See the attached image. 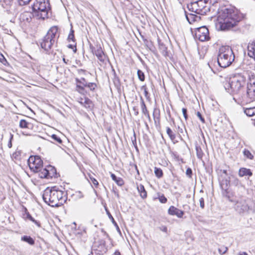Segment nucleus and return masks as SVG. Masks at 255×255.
I'll use <instances>...</instances> for the list:
<instances>
[{
	"label": "nucleus",
	"instance_id": "8",
	"mask_svg": "<svg viewBox=\"0 0 255 255\" xmlns=\"http://www.w3.org/2000/svg\"><path fill=\"white\" fill-rule=\"evenodd\" d=\"M206 4V0H199L190 2L187 5V7L192 12L200 15H204L209 10Z\"/></svg>",
	"mask_w": 255,
	"mask_h": 255
},
{
	"label": "nucleus",
	"instance_id": "59",
	"mask_svg": "<svg viewBox=\"0 0 255 255\" xmlns=\"http://www.w3.org/2000/svg\"><path fill=\"white\" fill-rule=\"evenodd\" d=\"M149 121L150 120V117L149 116V113H147V115H144Z\"/></svg>",
	"mask_w": 255,
	"mask_h": 255
},
{
	"label": "nucleus",
	"instance_id": "37",
	"mask_svg": "<svg viewBox=\"0 0 255 255\" xmlns=\"http://www.w3.org/2000/svg\"><path fill=\"white\" fill-rule=\"evenodd\" d=\"M51 138L56 142H58V143H62V140L56 134H52L51 135Z\"/></svg>",
	"mask_w": 255,
	"mask_h": 255
},
{
	"label": "nucleus",
	"instance_id": "17",
	"mask_svg": "<svg viewBox=\"0 0 255 255\" xmlns=\"http://www.w3.org/2000/svg\"><path fill=\"white\" fill-rule=\"evenodd\" d=\"M253 173L250 169L246 168H241L239 171V175L241 177L245 176H251Z\"/></svg>",
	"mask_w": 255,
	"mask_h": 255
},
{
	"label": "nucleus",
	"instance_id": "15",
	"mask_svg": "<svg viewBox=\"0 0 255 255\" xmlns=\"http://www.w3.org/2000/svg\"><path fill=\"white\" fill-rule=\"evenodd\" d=\"M186 18L189 23L192 24L194 22L199 21L201 19V17L200 16L197 15L189 13L188 14H186Z\"/></svg>",
	"mask_w": 255,
	"mask_h": 255
},
{
	"label": "nucleus",
	"instance_id": "4",
	"mask_svg": "<svg viewBox=\"0 0 255 255\" xmlns=\"http://www.w3.org/2000/svg\"><path fill=\"white\" fill-rule=\"evenodd\" d=\"M235 60L233 51L229 46H222L219 51L217 62L219 65L222 68L229 66Z\"/></svg>",
	"mask_w": 255,
	"mask_h": 255
},
{
	"label": "nucleus",
	"instance_id": "20",
	"mask_svg": "<svg viewBox=\"0 0 255 255\" xmlns=\"http://www.w3.org/2000/svg\"><path fill=\"white\" fill-rule=\"evenodd\" d=\"M35 172H39V175L41 178L48 179V171L47 168H43L42 167L40 168L39 171H35Z\"/></svg>",
	"mask_w": 255,
	"mask_h": 255
},
{
	"label": "nucleus",
	"instance_id": "56",
	"mask_svg": "<svg viewBox=\"0 0 255 255\" xmlns=\"http://www.w3.org/2000/svg\"><path fill=\"white\" fill-rule=\"evenodd\" d=\"M12 137H13V135H10V140H9V143H8V146L9 148L11 147V146H12L11 139H12Z\"/></svg>",
	"mask_w": 255,
	"mask_h": 255
},
{
	"label": "nucleus",
	"instance_id": "55",
	"mask_svg": "<svg viewBox=\"0 0 255 255\" xmlns=\"http://www.w3.org/2000/svg\"><path fill=\"white\" fill-rule=\"evenodd\" d=\"M19 155H20V152L19 151L15 152V153H13L12 156L13 157H14L15 158H16Z\"/></svg>",
	"mask_w": 255,
	"mask_h": 255
},
{
	"label": "nucleus",
	"instance_id": "36",
	"mask_svg": "<svg viewBox=\"0 0 255 255\" xmlns=\"http://www.w3.org/2000/svg\"><path fill=\"white\" fill-rule=\"evenodd\" d=\"M137 76L141 81H143L145 79L144 74L142 71L140 70H137Z\"/></svg>",
	"mask_w": 255,
	"mask_h": 255
},
{
	"label": "nucleus",
	"instance_id": "33",
	"mask_svg": "<svg viewBox=\"0 0 255 255\" xmlns=\"http://www.w3.org/2000/svg\"><path fill=\"white\" fill-rule=\"evenodd\" d=\"M26 218L32 221L38 227H40V224L39 222L34 220V219L28 213L26 214Z\"/></svg>",
	"mask_w": 255,
	"mask_h": 255
},
{
	"label": "nucleus",
	"instance_id": "19",
	"mask_svg": "<svg viewBox=\"0 0 255 255\" xmlns=\"http://www.w3.org/2000/svg\"><path fill=\"white\" fill-rule=\"evenodd\" d=\"M244 113L248 117L255 115V107L251 108H243Z\"/></svg>",
	"mask_w": 255,
	"mask_h": 255
},
{
	"label": "nucleus",
	"instance_id": "16",
	"mask_svg": "<svg viewBox=\"0 0 255 255\" xmlns=\"http://www.w3.org/2000/svg\"><path fill=\"white\" fill-rule=\"evenodd\" d=\"M248 55L255 61V42L250 43L248 46Z\"/></svg>",
	"mask_w": 255,
	"mask_h": 255
},
{
	"label": "nucleus",
	"instance_id": "44",
	"mask_svg": "<svg viewBox=\"0 0 255 255\" xmlns=\"http://www.w3.org/2000/svg\"><path fill=\"white\" fill-rule=\"evenodd\" d=\"M159 200L162 203H165L167 202V199L164 195L159 196Z\"/></svg>",
	"mask_w": 255,
	"mask_h": 255
},
{
	"label": "nucleus",
	"instance_id": "58",
	"mask_svg": "<svg viewBox=\"0 0 255 255\" xmlns=\"http://www.w3.org/2000/svg\"><path fill=\"white\" fill-rule=\"evenodd\" d=\"M238 255H248L246 252L239 253Z\"/></svg>",
	"mask_w": 255,
	"mask_h": 255
},
{
	"label": "nucleus",
	"instance_id": "49",
	"mask_svg": "<svg viewBox=\"0 0 255 255\" xmlns=\"http://www.w3.org/2000/svg\"><path fill=\"white\" fill-rule=\"evenodd\" d=\"M199 202L200 207L203 209L204 208V199L203 197H201L199 199Z\"/></svg>",
	"mask_w": 255,
	"mask_h": 255
},
{
	"label": "nucleus",
	"instance_id": "63",
	"mask_svg": "<svg viewBox=\"0 0 255 255\" xmlns=\"http://www.w3.org/2000/svg\"><path fill=\"white\" fill-rule=\"evenodd\" d=\"M116 226V227H117V230L120 231V229H119V228L118 226L117 225V226Z\"/></svg>",
	"mask_w": 255,
	"mask_h": 255
},
{
	"label": "nucleus",
	"instance_id": "14",
	"mask_svg": "<svg viewBox=\"0 0 255 255\" xmlns=\"http://www.w3.org/2000/svg\"><path fill=\"white\" fill-rule=\"evenodd\" d=\"M168 213L169 215L172 216H176L178 218H182L184 215V212L179 209L171 206L169 207Z\"/></svg>",
	"mask_w": 255,
	"mask_h": 255
},
{
	"label": "nucleus",
	"instance_id": "7",
	"mask_svg": "<svg viewBox=\"0 0 255 255\" xmlns=\"http://www.w3.org/2000/svg\"><path fill=\"white\" fill-rule=\"evenodd\" d=\"M57 32L58 27L57 26H53L48 31L46 35L40 42V45L42 49L46 51L51 49L55 42V37Z\"/></svg>",
	"mask_w": 255,
	"mask_h": 255
},
{
	"label": "nucleus",
	"instance_id": "50",
	"mask_svg": "<svg viewBox=\"0 0 255 255\" xmlns=\"http://www.w3.org/2000/svg\"><path fill=\"white\" fill-rule=\"evenodd\" d=\"M233 184L235 186H238L240 184L239 180L237 178H234V180L232 181Z\"/></svg>",
	"mask_w": 255,
	"mask_h": 255
},
{
	"label": "nucleus",
	"instance_id": "24",
	"mask_svg": "<svg viewBox=\"0 0 255 255\" xmlns=\"http://www.w3.org/2000/svg\"><path fill=\"white\" fill-rule=\"evenodd\" d=\"M48 171V178H51L53 177H55L56 174V169L52 166H49L47 167Z\"/></svg>",
	"mask_w": 255,
	"mask_h": 255
},
{
	"label": "nucleus",
	"instance_id": "57",
	"mask_svg": "<svg viewBox=\"0 0 255 255\" xmlns=\"http://www.w3.org/2000/svg\"><path fill=\"white\" fill-rule=\"evenodd\" d=\"M63 61L66 64H68V62H69L68 59H66L65 58H63Z\"/></svg>",
	"mask_w": 255,
	"mask_h": 255
},
{
	"label": "nucleus",
	"instance_id": "21",
	"mask_svg": "<svg viewBox=\"0 0 255 255\" xmlns=\"http://www.w3.org/2000/svg\"><path fill=\"white\" fill-rule=\"evenodd\" d=\"M112 179L119 186H122L124 184V180L121 177H117L115 174L113 173L111 174Z\"/></svg>",
	"mask_w": 255,
	"mask_h": 255
},
{
	"label": "nucleus",
	"instance_id": "30",
	"mask_svg": "<svg viewBox=\"0 0 255 255\" xmlns=\"http://www.w3.org/2000/svg\"><path fill=\"white\" fill-rule=\"evenodd\" d=\"M30 124L24 120H21L19 122V127L20 128H28Z\"/></svg>",
	"mask_w": 255,
	"mask_h": 255
},
{
	"label": "nucleus",
	"instance_id": "25",
	"mask_svg": "<svg viewBox=\"0 0 255 255\" xmlns=\"http://www.w3.org/2000/svg\"><path fill=\"white\" fill-rule=\"evenodd\" d=\"M140 107L142 113L143 115H147V113H149V112L147 110L144 101L141 97H140Z\"/></svg>",
	"mask_w": 255,
	"mask_h": 255
},
{
	"label": "nucleus",
	"instance_id": "3",
	"mask_svg": "<svg viewBox=\"0 0 255 255\" xmlns=\"http://www.w3.org/2000/svg\"><path fill=\"white\" fill-rule=\"evenodd\" d=\"M44 201L51 207H59L66 201L64 192L57 190L54 187L52 189L46 188L42 195Z\"/></svg>",
	"mask_w": 255,
	"mask_h": 255
},
{
	"label": "nucleus",
	"instance_id": "2",
	"mask_svg": "<svg viewBox=\"0 0 255 255\" xmlns=\"http://www.w3.org/2000/svg\"><path fill=\"white\" fill-rule=\"evenodd\" d=\"M251 76V75L247 72L236 73L229 79V81L224 83V88L228 92L232 94H237L247 85Z\"/></svg>",
	"mask_w": 255,
	"mask_h": 255
},
{
	"label": "nucleus",
	"instance_id": "42",
	"mask_svg": "<svg viewBox=\"0 0 255 255\" xmlns=\"http://www.w3.org/2000/svg\"><path fill=\"white\" fill-rule=\"evenodd\" d=\"M31 0H18L20 5H24L28 3Z\"/></svg>",
	"mask_w": 255,
	"mask_h": 255
},
{
	"label": "nucleus",
	"instance_id": "60",
	"mask_svg": "<svg viewBox=\"0 0 255 255\" xmlns=\"http://www.w3.org/2000/svg\"><path fill=\"white\" fill-rule=\"evenodd\" d=\"M94 219H92L90 221H89V223L91 225H93L94 224Z\"/></svg>",
	"mask_w": 255,
	"mask_h": 255
},
{
	"label": "nucleus",
	"instance_id": "52",
	"mask_svg": "<svg viewBox=\"0 0 255 255\" xmlns=\"http://www.w3.org/2000/svg\"><path fill=\"white\" fill-rule=\"evenodd\" d=\"M159 229L161 231L164 232L165 233H166L167 232V228L165 226H162L160 227Z\"/></svg>",
	"mask_w": 255,
	"mask_h": 255
},
{
	"label": "nucleus",
	"instance_id": "13",
	"mask_svg": "<svg viewBox=\"0 0 255 255\" xmlns=\"http://www.w3.org/2000/svg\"><path fill=\"white\" fill-rule=\"evenodd\" d=\"M77 101L85 108L91 110L93 108L92 102L88 98L84 97L78 98Z\"/></svg>",
	"mask_w": 255,
	"mask_h": 255
},
{
	"label": "nucleus",
	"instance_id": "27",
	"mask_svg": "<svg viewBox=\"0 0 255 255\" xmlns=\"http://www.w3.org/2000/svg\"><path fill=\"white\" fill-rule=\"evenodd\" d=\"M166 133L171 140H174L175 139V138H176L175 134L170 129V128H169V127L166 128Z\"/></svg>",
	"mask_w": 255,
	"mask_h": 255
},
{
	"label": "nucleus",
	"instance_id": "32",
	"mask_svg": "<svg viewBox=\"0 0 255 255\" xmlns=\"http://www.w3.org/2000/svg\"><path fill=\"white\" fill-rule=\"evenodd\" d=\"M196 150L197 156L198 157V158L199 159H202L204 153H203L201 148L199 147L196 146Z\"/></svg>",
	"mask_w": 255,
	"mask_h": 255
},
{
	"label": "nucleus",
	"instance_id": "31",
	"mask_svg": "<svg viewBox=\"0 0 255 255\" xmlns=\"http://www.w3.org/2000/svg\"><path fill=\"white\" fill-rule=\"evenodd\" d=\"M84 87V86H81L80 85H77L76 90L80 94L84 95L86 93Z\"/></svg>",
	"mask_w": 255,
	"mask_h": 255
},
{
	"label": "nucleus",
	"instance_id": "54",
	"mask_svg": "<svg viewBox=\"0 0 255 255\" xmlns=\"http://www.w3.org/2000/svg\"><path fill=\"white\" fill-rule=\"evenodd\" d=\"M142 89H144V96H145L146 97H147V96H148V92H147V90H146V87H145V86H142Z\"/></svg>",
	"mask_w": 255,
	"mask_h": 255
},
{
	"label": "nucleus",
	"instance_id": "43",
	"mask_svg": "<svg viewBox=\"0 0 255 255\" xmlns=\"http://www.w3.org/2000/svg\"><path fill=\"white\" fill-rule=\"evenodd\" d=\"M154 121L156 126L160 125V118L159 116L157 117L154 116Z\"/></svg>",
	"mask_w": 255,
	"mask_h": 255
},
{
	"label": "nucleus",
	"instance_id": "39",
	"mask_svg": "<svg viewBox=\"0 0 255 255\" xmlns=\"http://www.w3.org/2000/svg\"><path fill=\"white\" fill-rule=\"evenodd\" d=\"M76 81L78 83H80L81 86H84L85 87H87L86 84H88V83L86 82V80L85 78H82L80 80L78 79H76Z\"/></svg>",
	"mask_w": 255,
	"mask_h": 255
},
{
	"label": "nucleus",
	"instance_id": "51",
	"mask_svg": "<svg viewBox=\"0 0 255 255\" xmlns=\"http://www.w3.org/2000/svg\"><path fill=\"white\" fill-rule=\"evenodd\" d=\"M132 111H133L134 112V115L136 116H137L139 113H138V108L136 106H134L132 108Z\"/></svg>",
	"mask_w": 255,
	"mask_h": 255
},
{
	"label": "nucleus",
	"instance_id": "41",
	"mask_svg": "<svg viewBox=\"0 0 255 255\" xmlns=\"http://www.w3.org/2000/svg\"><path fill=\"white\" fill-rule=\"evenodd\" d=\"M106 212H107V214L109 217V218L111 220L112 223L115 225V226H117V223L116 222V221H115L114 218L113 217V216H112V215L110 214V213L109 212V211L108 210H106Z\"/></svg>",
	"mask_w": 255,
	"mask_h": 255
},
{
	"label": "nucleus",
	"instance_id": "40",
	"mask_svg": "<svg viewBox=\"0 0 255 255\" xmlns=\"http://www.w3.org/2000/svg\"><path fill=\"white\" fill-rule=\"evenodd\" d=\"M228 250V249L227 247H223L221 248H219L218 249V251L220 254L223 255L227 252Z\"/></svg>",
	"mask_w": 255,
	"mask_h": 255
},
{
	"label": "nucleus",
	"instance_id": "38",
	"mask_svg": "<svg viewBox=\"0 0 255 255\" xmlns=\"http://www.w3.org/2000/svg\"><path fill=\"white\" fill-rule=\"evenodd\" d=\"M86 87H88L91 91H94L97 87V85L94 83H89L88 84H86Z\"/></svg>",
	"mask_w": 255,
	"mask_h": 255
},
{
	"label": "nucleus",
	"instance_id": "11",
	"mask_svg": "<svg viewBox=\"0 0 255 255\" xmlns=\"http://www.w3.org/2000/svg\"><path fill=\"white\" fill-rule=\"evenodd\" d=\"M196 36L201 41H204L209 38V30L205 26H202L197 29Z\"/></svg>",
	"mask_w": 255,
	"mask_h": 255
},
{
	"label": "nucleus",
	"instance_id": "26",
	"mask_svg": "<svg viewBox=\"0 0 255 255\" xmlns=\"http://www.w3.org/2000/svg\"><path fill=\"white\" fill-rule=\"evenodd\" d=\"M21 240L28 243L30 245L34 244V240L30 236H24L21 237Z\"/></svg>",
	"mask_w": 255,
	"mask_h": 255
},
{
	"label": "nucleus",
	"instance_id": "45",
	"mask_svg": "<svg viewBox=\"0 0 255 255\" xmlns=\"http://www.w3.org/2000/svg\"><path fill=\"white\" fill-rule=\"evenodd\" d=\"M186 174L189 177H191L192 175V170L190 168H188L186 171Z\"/></svg>",
	"mask_w": 255,
	"mask_h": 255
},
{
	"label": "nucleus",
	"instance_id": "61",
	"mask_svg": "<svg viewBox=\"0 0 255 255\" xmlns=\"http://www.w3.org/2000/svg\"><path fill=\"white\" fill-rule=\"evenodd\" d=\"M223 174H224L226 176H227V172L226 170H223Z\"/></svg>",
	"mask_w": 255,
	"mask_h": 255
},
{
	"label": "nucleus",
	"instance_id": "28",
	"mask_svg": "<svg viewBox=\"0 0 255 255\" xmlns=\"http://www.w3.org/2000/svg\"><path fill=\"white\" fill-rule=\"evenodd\" d=\"M74 31L72 28V26H71V28L70 29V33L68 35L67 40L69 42H70L71 41L73 42H75V37H74Z\"/></svg>",
	"mask_w": 255,
	"mask_h": 255
},
{
	"label": "nucleus",
	"instance_id": "53",
	"mask_svg": "<svg viewBox=\"0 0 255 255\" xmlns=\"http://www.w3.org/2000/svg\"><path fill=\"white\" fill-rule=\"evenodd\" d=\"M91 179L92 180V182L93 184L94 185H95L96 186L98 185L99 183H98V181L96 179H95V178H91Z\"/></svg>",
	"mask_w": 255,
	"mask_h": 255
},
{
	"label": "nucleus",
	"instance_id": "22",
	"mask_svg": "<svg viewBox=\"0 0 255 255\" xmlns=\"http://www.w3.org/2000/svg\"><path fill=\"white\" fill-rule=\"evenodd\" d=\"M137 188L141 197L143 199L146 198L147 194L143 185L140 184L137 186Z\"/></svg>",
	"mask_w": 255,
	"mask_h": 255
},
{
	"label": "nucleus",
	"instance_id": "23",
	"mask_svg": "<svg viewBox=\"0 0 255 255\" xmlns=\"http://www.w3.org/2000/svg\"><path fill=\"white\" fill-rule=\"evenodd\" d=\"M230 178L229 177H225L221 181V186L222 188H224L227 189L229 185H230Z\"/></svg>",
	"mask_w": 255,
	"mask_h": 255
},
{
	"label": "nucleus",
	"instance_id": "1",
	"mask_svg": "<svg viewBox=\"0 0 255 255\" xmlns=\"http://www.w3.org/2000/svg\"><path fill=\"white\" fill-rule=\"evenodd\" d=\"M241 18L237 9L234 8H225L218 17L220 28L222 30H229L235 26Z\"/></svg>",
	"mask_w": 255,
	"mask_h": 255
},
{
	"label": "nucleus",
	"instance_id": "34",
	"mask_svg": "<svg viewBox=\"0 0 255 255\" xmlns=\"http://www.w3.org/2000/svg\"><path fill=\"white\" fill-rule=\"evenodd\" d=\"M243 153L245 156L250 159H253L254 156L249 150L245 149L244 150Z\"/></svg>",
	"mask_w": 255,
	"mask_h": 255
},
{
	"label": "nucleus",
	"instance_id": "5",
	"mask_svg": "<svg viewBox=\"0 0 255 255\" xmlns=\"http://www.w3.org/2000/svg\"><path fill=\"white\" fill-rule=\"evenodd\" d=\"M245 94L239 98L243 105L247 104L255 101V76L251 74L250 81L248 82Z\"/></svg>",
	"mask_w": 255,
	"mask_h": 255
},
{
	"label": "nucleus",
	"instance_id": "18",
	"mask_svg": "<svg viewBox=\"0 0 255 255\" xmlns=\"http://www.w3.org/2000/svg\"><path fill=\"white\" fill-rule=\"evenodd\" d=\"M158 48L162 55L164 56H167L168 55L167 48L165 45L163 43L161 42L158 39Z\"/></svg>",
	"mask_w": 255,
	"mask_h": 255
},
{
	"label": "nucleus",
	"instance_id": "12",
	"mask_svg": "<svg viewBox=\"0 0 255 255\" xmlns=\"http://www.w3.org/2000/svg\"><path fill=\"white\" fill-rule=\"evenodd\" d=\"M235 209L237 212L241 214L248 211L249 209V207L245 200L241 199L240 200L236 202L235 205Z\"/></svg>",
	"mask_w": 255,
	"mask_h": 255
},
{
	"label": "nucleus",
	"instance_id": "48",
	"mask_svg": "<svg viewBox=\"0 0 255 255\" xmlns=\"http://www.w3.org/2000/svg\"><path fill=\"white\" fill-rule=\"evenodd\" d=\"M68 47L70 48V49H73V51L74 52H76V50H77V49H76V44H69L68 45Z\"/></svg>",
	"mask_w": 255,
	"mask_h": 255
},
{
	"label": "nucleus",
	"instance_id": "62",
	"mask_svg": "<svg viewBox=\"0 0 255 255\" xmlns=\"http://www.w3.org/2000/svg\"><path fill=\"white\" fill-rule=\"evenodd\" d=\"M115 255H120V253L119 252H116Z\"/></svg>",
	"mask_w": 255,
	"mask_h": 255
},
{
	"label": "nucleus",
	"instance_id": "6",
	"mask_svg": "<svg viewBox=\"0 0 255 255\" xmlns=\"http://www.w3.org/2000/svg\"><path fill=\"white\" fill-rule=\"evenodd\" d=\"M32 8L37 16L44 19L48 16L50 4L48 0H36L32 6Z\"/></svg>",
	"mask_w": 255,
	"mask_h": 255
},
{
	"label": "nucleus",
	"instance_id": "29",
	"mask_svg": "<svg viewBox=\"0 0 255 255\" xmlns=\"http://www.w3.org/2000/svg\"><path fill=\"white\" fill-rule=\"evenodd\" d=\"M154 173L156 176L158 178H161L163 176L162 170L160 168L157 167L154 168Z\"/></svg>",
	"mask_w": 255,
	"mask_h": 255
},
{
	"label": "nucleus",
	"instance_id": "46",
	"mask_svg": "<svg viewBox=\"0 0 255 255\" xmlns=\"http://www.w3.org/2000/svg\"><path fill=\"white\" fill-rule=\"evenodd\" d=\"M182 113H183V116H184L185 120H187V118H188V116H187V109L185 108H182Z\"/></svg>",
	"mask_w": 255,
	"mask_h": 255
},
{
	"label": "nucleus",
	"instance_id": "47",
	"mask_svg": "<svg viewBox=\"0 0 255 255\" xmlns=\"http://www.w3.org/2000/svg\"><path fill=\"white\" fill-rule=\"evenodd\" d=\"M197 116L200 119V121H201V122L202 123H205L204 119L203 118V117L202 116L201 114L199 112H198L197 113Z\"/></svg>",
	"mask_w": 255,
	"mask_h": 255
},
{
	"label": "nucleus",
	"instance_id": "10",
	"mask_svg": "<svg viewBox=\"0 0 255 255\" xmlns=\"http://www.w3.org/2000/svg\"><path fill=\"white\" fill-rule=\"evenodd\" d=\"M29 168L34 172L39 171L42 167L43 161L39 156H30L28 160Z\"/></svg>",
	"mask_w": 255,
	"mask_h": 255
},
{
	"label": "nucleus",
	"instance_id": "64",
	"mask_svg": "<svg viewBox=\"0 0 255 255\" xmlns=\"http://www.w3.org/2000/svg\"><path fill=\"white\" fill-rule=\"evenodd\" d=\"M134 143L136 144V139H134V142L133 141V144H134Z\"/></svg>",
	"mask_w": 255,
	"mask_h": 255
},
{
	"label": "nucleus",
	"instance_id": "9",
	"mask_svg": "<svg viewBox=\"0 0 255 255\" xmlns=\"http://www.w3.org/2000/svg\"><path fill=\"white\" fill-rule=\"evenodd\" d=\"M90 48L94 55H95L98 59L99 63L100 65L106 64L107 60V56L104 52L102 47L99 45L93 46L90 45Z\"/></svg>",
	"mask_w": 255,
	"mask_h": 255
},
{
	"label": "nucleus",
	"instance_id": "35",
	"mask_svg": "<svg viewBox=\"0 0 255 255\" xmlns=\"http://www.w3.org/2000/svg\"><path fill=\"white\" fill-rule=\"evenodd\" d=\"M142 38L145 46L150 49L152 46V42L150 40H148L147 39L144 38L143 36H142Z\"/></svg>",
	"mask_w": 255,
	"mask_h": 255
}]
</instances>
